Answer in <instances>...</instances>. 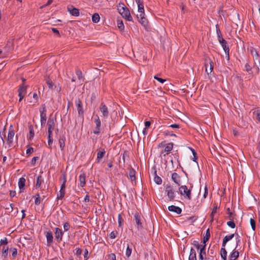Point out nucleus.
Segmentation results:
<instances>
[{
	"label": "nucleus",
	"mask_w": 260,
	"mask_h": 260,
	"mask_svg": "<svg viewBox=\"0 0 260 260\" xmlns=\"http://www.w3.org/2000/svg\"><path fill=\"white\" fill-rule=\"evenodd\" d=\"M252 67L250 66L248 62H247L244 66V70L249 73L250 75H253L252 71Z\"/></svg>",
	"instance_id": "nucleus-31"
},
{
	"label": "nucleus",
	"mask_w": 260,
	"mask_h": 260,
	"mask_svg": "<svg viewBox=\"0 0 260 260\" xmlns=\"http://www.w3.org/2000/svg\"><path fill=\"white\" fill-rule=\"evenodd\" d=\"M66 182V179L64 178V181H63L62 184L61 185V188H60V190H64L65 191Z\"/></svg>",
	"instance_id": "nucleus-60"
},
{
	"label": "nucleus",
	"mask_w": 260,
	"mask_h": 260,
	"mask_svg": "<svg viewBox=\"0 0 260 260\" xmlns=\"http://www.w3.org/2000/svg\"><path fill=\"white\" fill-rule=\"evenodd\" d=\"M116 233L117 232H115L114 231L112 232L110 235V238L112 239H115L116 237Z\"/></svg>",
	"instance_id": "nucleus-62"
},
{
	"label": "nucleus",
	"mask_w": 260,
	"mask_h": 260,
	"mask_svg": "<svg viewBox=\"0 0 260 260\" xmlns=\"http://www.w3.org/2000/svg\"><path fill=\"white\" fill-rule=\"evenodd\" d=\"M173 147V144L172 143H168L165 146V149L164 150V152H166L167 154H168L172 150Z\"/></svg>",
	"instance_id": "nucleus-24"
},
{
	"label": "nucleus",
	"mask_w": 260,
	"mask_h": 260,
	"mask_svg": "<svg viewBox=\"0 0 260 260\" xmlns=\"http://www.w3.org/2000/svg\"><path fill=\"white\" fill-rule=\"evenodd\" d=\"M179 193L181 196H184L185 198L188 200L191 199V189L188 188L186 185H181L179 188Z\"/></svg>",
	"instance_id": "nucleus-3"
},
{
	"label": "nucleus",
	"mask_w": 260,
	"mask_h": 260,
	"mask_svg": "<svg viewBox=\"0 0 260 260\" xmlns=\"http://www.w3.org/2000/svg\"><path fill=\"white\" fill-rule=\"evenodd\" d=\"M117 26L120 30H123L124 28L123 22L120 20H117Z\"/></svg>",
	"instance_id": "nucleus-50"
},
{
	"label": "nucleus",
	"mask_w": 260,
	"mask_h": 260,
	"mask_svg": "<svg viewBox=\"0 0 260 260\" xmlns=\"http://www.w3.org/2000/svg\"><path fill=\"white\" fill-rule=\"evenodd\" d=\"M235 235V234H231L230 235H227V236H225L224 238H223V241H222V247H225L226 243L228 241H229L230 240H231V239H232L234 237Z\"/></svg>",
	"instance_id": "nucleus-20"
},
{
	"label": "nucleus",
	"mask_w": 260,
	"mask_h": 260,
	"mask_svg": "<svg viewBox=\"0 0 260 260\" xmlns=\"http://www.w3.org/2000/svg\"><path fill=\"white\" fill-rule=\"evenodd\" d=\"M213 62L212 61H211L210 62V68L208 69L207 68H206V72L207 73V74H209L210 73H211L213 70Z\"/></svg>",
	"instance_id": "nucleus-45"
},
{
	"label": "nucleus",
	"mask_w": 260,
	"mask_h": 260,
	"mask_svg": "<svg viewBox=\"0 0 260 260\" xmlns=\"http://www.w3.org/2000/svg\"><path fill=\"white\" fill-rule=\"evenodd\" d=\"M193 245L194 246V247L197 248V249H199L200 248V247L201 246L199 244V243L197 242V241H194L193 242Z\"/></svg>",
	"instance_id": "nucleus-63"
},
{
	"label": "nucleus",
	"mask_w": 260,
	"mask_h": 260,
	"mask_svg": "<svg viewBox=\"0 0 260 260\" xmlns=\"http://www.w3.org/2000/svg\"><path fill=\"white\" fill-rule=\"evenodd\" d=\"M65 194V191L60 190L59 193L57 194V198L58 200H61L64 197Z\"/></svg>",
	"instance_id": "nucleus-39"
},
{
	"label": "nucleus",
	"mask_w": 260,
	"mask_h": 260,
	"mask_svg": "<svg viewBox=\"0 0 260 260\" xmlns=\"http://www.w3.org/2000/svg\"><path fill=\"white\" fill-rule=\"evenodd\" d=\"M94 122L95 124V129L93 131V133L96 135H98L100 133L101 121L100 117L98 115H96L94 118Z\"/></svg>",
	"instance_id": "nucleus-8"
},
{
	"label": "nucleus",
	"mask_w": 260,
	"mask_h": 260,
	"mask_svg": "<svg viewBox=\"0 0 260 260\" xmlns=\"http://www.w3.org/2000/svg\"><path fill=\"white\" fill-rule=\"evenodd\" d=\"M135 173L136 172L134 169L131 168L129 169L128 175L132 182H133L134 181H135L136 180Z\"/></svg>",
	"instance_id": "nucleus-23"
},
{
	"label": "nucleus",
	"mask_w": 260,
	"mask_h": 260,
	"mask_svg": "<svg viewBox=\"0 0 260 260\" xmlns=\"http://www.w3.org/2000/svg\"><path fill=\"white\" fill-rule=\"evenodd\" d=\"M106 153V151L104 149H103L101 151H98L97 153L96 160L98 162L101 161L102 158L104 156Z\"/></svg>",
	"instance_id": "nucleus-21"
},
{
	"label": "nucleus",
	"mask_w": 260,
	"mask_h": 260,
	"mask_svg": "<svg viewBox=\"0 0 260 260\" xmlns=\"http://www.w3.org/2000/svg\"><path fill=\"white\" fill-rule=\"evenodd\" d=\"M205 247H206V244H204V245L202 246V247L200 248V253H201V254H204V255L205 254V253H206Z\"/></svg>",
	"instance_id": "nucleus-55"
},
{
	"label": "nucleus",
	"mask_w": 260,
	"mask_h": 260,
	"mask_svg": "<svg viewBox=\"0 0 260 260\" xmlns=\"http://www.w3.org/2000/svg\"><path fill=\"white\" fill-rule=\"evenodd\" d=\"M168 210L170 211L175 212L177 214H180L182 212V209L180 207L174 205L169 206Z\"/></svg>",
	"instance_id": "nucleus-14"
},
{
	"label": "nucleus",
	"mask_w": 260,
	"mask_h": 260,
	"mask_svg": "<svg viewBox=\"0 0 260 260\" xmlns=\"http://www.w3.org/2000/svg\"><path fill=\"white\" fill-rule=\"evenodd\" d=\"M48 147L49 148H51V146H52V144L53 143V138L52 137H48Z\"/></svg>",
	"instance_id": "nucleus-52"
},
{
	"label": "nucleus",
	"mask_w": 260,
	"mask_h": 260,
	"mask_svg": "<svg viewBox=\"0 0 260 260\" xmlns=\"http://www.w3.org/2000/svg\"><path fill=\"white\" fill-rule=\"evenodd\" d=\"M132 249L131 248L129 247V245L127 244V247H126V252H125V255L127 256V257H129L132 254Z\"/></svg>",
	"instance_id": "nucleus-44"
},
{
	"label": "nucleus",
	"mask_w": 260,
	"mask_h": 260,
	"mask_svg": "<svg viewBox=\"0 0 260 260\" xmlns=\"http://www.w3.org/2000/svg\"><path fill=\"white\" fill-rule=\"evenodd\" d=\"M25 179L23 177H21L18 181V186L20 190L23 189L25 184Z\"/></svg>",
	"instance_id": "nucleus-26"
},
{
	"label": "nucleus",
	"mask_w": 260,
	"mask_h": 260,
	"mask_svg": "<svg viewBox=\"0 0 260 260\" xmlns=\"http://www.w3.org/2000/svg\"><path fill=\"white\" fill-rule=\"evenodd\" d=\"M253 113L256 120L260 122V111H255Z\"/></svg>",
	"instance_id": "nucleus-49"
},
{
	"label": "nucleus",
	"mask_w": 260,
	"mask_h": 260,
	"mask_svg": "<svg viewBox=\"0 0 260 260\" xmlns=\"http://www.w3.org/2000/svg\"><path fill=\"white\" fill-rule=\"evenodd\" d=\"M9 248L7 245H4L2 247V255L6 258L8 255Z\"/></svg>",
	"instance_id": "nucleus-33"
},
{
	"label": "nucleus",
	"mask_w": 260,
	"mask_h": 260,
	"mask_svg": "<svg viewBox=\"0 0 260 260\" xmlns=\"http://www.w3.org/2000/svg\"><path fill=\"white\" fill-rule=\"evenodd\" d=\"M35 204L37 205H39L40 204L41 201L43 200V198L40 197V193H37L35 196Z\"/></svg>",
	"instance_id": "nucleus-29"
},
{
	"label": "nucleus",
	"mask_w": 260,
	"mask_h": 260,
	"mask_svg": "<svg viewBox=\"0 0 260 260\" xmlns=\"http://www.w3.org/2000/svg\"><path fill=\"white\" fill-rule=\"evenodd\" d=\"M226 224L229 226L232 229L235 228L236 226L235 223L234 222L233 220H230V221L227 222Z\"/></svg>",
	"instance_id": "nucleus-51"
},
{
	"label": "nucleus",
	"mask_w": 260,
	"mask_h": 260,
	"mask_svg": "<svg viewBox=\"0 0 260 260\" xmlns=\"http://www.w3.org/2000/svg\"><path fill=\"white\" fill-rule=\"evenodd\" d=\"M40 122L41 126H44L46 124V109L44 106H42V107L40 109Z\"/></svg>",
	"instance_id": "nucleus-5"
},
{
	"label": "nucleus",
	"mask_w": 260,
	"mask_h": 260,
	"mask_svg": "<svg viewBox=\"0 0 260 260\" xmlns=\"http://www.w3.org/2000/svg\"><path fill=\"white\" fill-rule=\"evenodd\" d=\"M154 78L161 83H163L166 81V79L159 78L157 75L154 76Z\"/></svg>",
	"instance_id": "nucleus-54"
},
{
	"label": "nucleus",
	"mask_w": 260,
	"mask_h": 260,
	"mask_svg": "<svg viewBox=\"0 0 260 260\" xmlns=\"http://www.w3.org/2000/svg\"><path fill=\"white\" fill-rule=\"evenodd\" d=\"M154 175H155L154 178V181L157 184H160L162 182V180L160 177L157 176L156 170H155L154 172Z\"/></svg>",
	"instance_id": "nucleus-34"
},
{
	"label": "nucleus",
	"mask_w": 260,
	"mask_h": 260,
	"mask_svg": "<svg viewBox=\"0 0 260 260\" xmlns=\"http://www.w3.org/2000/svg\"><path fill=\"white\" fill-rule=\"evenodd\" d=\"M70 228L71 225L69 222H67L63 224V229L64 232L68 231Z\"/></svg>",
	"instance_id": "nucleus-48"
},
{
	"label": "nucleus",
	"mask_w": 260,
	"mask_h": 260,
	"mask_svg": "<svg viewBox=\"0 0 260 260\" xmlns=\"http://www.w3.org/2000/svg\"><path fill=\"white\" fill-rule=\"evenodd\" d=\"M76 73L77 76H78L79 80H80L82 78V72L80 70H77L76 71Z\"/></svg>",
	"instance_id": "nucleus-53"
},
{
	"label": "nucleus",
	"mask_w": 260,
	"mask_h": 260,
	"mask_svg": "<svg viewBox=\"0 0 260 260\" xmlns=\"http://www.w3.org/2000/svg\"><path fill=\"white\" fill-rule=\"evenodd\" d=\"M34 152V149L32 147H29L28 148H27V149L26 150V154H31L32 152Z\"/></svg>",
	"instance_id": "nucleus-61"
},
{
	"label": "nucleus",
	"mask_w": 260,
	"mask_h": 260,
	"mask_svg": "<svg viewBox=\"0 0 260 260\" xmlns=\"http://www.w3.org/2000/svg\"><path fill=\"white\" fill-rule=\"evenodd\" d=\"M118 10L119 13L124 19L129 21H132L133 18L131 15L129 11L127 8L124 6L123 4H122L121 5L119 4L118 8Z\"/></svg>",
	"instance_id": "nucleus-1"
},
{
	"label": "nucleus",
	"mask_w": 260,
	"mask_h": 260,
	"mask_svg": "<svg viewBox=\"0 0 260 260\" xmlns=\"http://www.w3.org/2000/svg\"><path fill=\"white\" fill-rule=\"evenodd\" d=\"M210 236V232H209V229H208L206 231L205 236L204 237L203 243L204 244H206V243L209 240Z\"/></svg>",
	"instance_id": "nucleus-38"
},
{
	"label": "nucleus",
	"mask_w": 260,
	"mask_h": 260,
	"mask_svg": "<svg viewBox=\"0 0 260 260\" xmlns=\"http://www.w3.org/2000/svg\"><path fill=\"white\" fill-rule=\"evenodd\" d=\"M250 52L253 56V60H254L255 58L260 57V56L258 55L257 51L255 49L251 48L250 50Z\"/></svg>",
	"instance_id": "nucleus-37"
},
{
	"label": "nucleus",
	"mask_w": 260,
	"mask_h": 260,
	"mask_svg": "<svg viewBox=\"0 0 260 260\" xmlns=\"http://www.w3.org/2000/svg\"><path fill=\"white\" fill-rule=\"evenodd\" d=\"M250 223L251 226V228L253 231L255 230L256 226H255V221L253 218H251L250 219Z\"/></svg>",
	"instance_id": "nucleus-43"
},
{
	"label": "nucleus",
	"mask_w": 260,
	"mask_h": 260,
	"mask_svg": "<svg viewBox=\"0 0 260 260\" xmlns=\"http://www.w3.org/2000/svg\"><path fill=\"white\" fill-rule=\"evenodd\" d=\"M122 221L123 220L121 215L120 214H119L118 216V221L119 226H121Z\"/></svg>",
	"instance_id": "nucleus-58"
},
{
	"label": "nucleus",
	"mask_w": 260,
	"mask_h": 260,
	"mask_svg": "<svg viewBox=\"0 0 260 260\" xmlns=\"http://www.w3.org/2000/svg\"><path fill=\"white\" fill-rule=\"evenodd\" d=\"M84 257L85 258V260H87L88 259V251L87 249H85L84 252Z\"/></svg>",
	"instance_id": "nucleus-57"
},
{
	"label": "nucleus",
	"mask_w": 260,
	"mask_h": 260,
	"mask_svg": "<svg viewBox=\"0 0 260 260\" xmlns=\"http://www.w3.org/2000/svg\"><path fill=\"white\" fill-rule=\"evenodd\" d=\"M48 129H54L55 123L53 119H49L47 122Z\"/></svg>",
	"instance_id": "nucleus-30"
},
{
	"label": "nucleus",
	"mask_w": 260,
	"mask_h": 260,
	"mask_svg": "<svg viewBox=\"0 0 260 260\" xmlns=\"http://www.w3.org/2000/svg\"><path fill=\"white\" fill-rule=\"evenodd\" d=\"M137 17L138 19L139 22L141 24L144 26L147 25V20L146 17H145L144 11H138Z\"/></svg>",
	"instance_id": "nucleus-6"
},
{
	"label": "nucleus",
	"mask_w": 260,
	"mask_h": 260,
	"mask_svg": "<svg viewBox=\"0 0 260 260\" xmlns=\"http://www.w3.org/2000/svg\"><path fill=\"white\" fill-rule=\"evenodd\" d=\"M81 253H82V250L80 248H78L76 249V253H75V254L77 256L81 255Z\"/></svg>",
	"instance_id": "nucleus-59"
},
{
	"label": "nucleus",
	"mask_w": 260,
	"mask_h": 260,
	"mask_svg": "<svg viewBox=\"0 0 260 260\" xmlns=\"http://www.w3.org/2000/svg\"><path fill=\"white\" fill-rule=\"evenodd\" d=\"M65 141H66V138L64 136H62L61 138H59V147L61 150H64L65 147Z\"/></svg>",
	"instance_id": "nucleus-27"
},
{
	"label": "nucleus",
	"mask_w": 260,
	"mask_h": 260,
	"mask_svg": "<svg viewBox=\"0 0 260 260\" xmlns=\"http://www.w3.org/2000/svg\"><path fill=\"white\" fill-rule=\"evenodd\" d=\"M100 16L98 13H94L92 16V21L94 23H98L100 21Z\"/></svg>",
	"instance_id": "nucleus-36"
},
{
	"label": "nucleus",
	"mask_w": 260,
	"mask_h": 260,
	"mask_svg": "<svg viewBox=\"0 0 260 260\" xmlns=\"http://www.w3.org/2000/svg\"><path fill=\"white\" fill-rule=\"evenodd\" d=\"M220 255L223 260H226L227 252L224 247H222L220 249Z\"/></svg>",
	"instance_id": "nucleus-32"
},
{
	"label": "nucleus",
	"mask_w": 260,
	"mask_h": 260,
	"mask_svg": "<svg viewBox=\"0 0 260 260\" xmlns=\"http://www.w3.org/2000/svg\"><path fill=\"white\" fill-rule=\"evenodd\" d=\"M46 237L47 239V242L48 244H50L53 242V237L51 231H49L46 234Z\"/></svg>",
	"instance_id": "nucleus-18"
},
{
	"label": "nucleus",
	"mask_w": 260,
	"mask_h": 260,
	"mask_svg": "<svg viewBox=\"0 0 260 260\" xmlns=\"http://www.w3.org/2000/svg\"><path fill=\"white\" fill-rule=\"evenodd\" d=\"M217 34H218V32H217ZM218 41H219L220 44L221 45L223 49L224 50V51L225 52V54H226L228 55V57L229 58L230 49H229L228 45H227V42L219 34H218Z\"/></svg>",
	"instance_id": "nucleus-4"
},
{
	"label": "nucleus",
	"mask_w": 260,
	"mask_h": 260,
	"mask_svg": "<svg viewBox=\"0 0 260 260\" xmlns=\"http://www.w3.org/2000/svg\"><path fill=\"white\" fill-rule=\"evenodd\" d=\"M135 218L136 220V223L137 224V228L138 230H141L143 229V225L142 222L141 221V218L140 215L137 214L135 215Z\"/></svg>",
	"instance_id": "nucleus-15"
},
{
	"label": "nucleus",
	"mask_w": 260,
	"mask_h": 260,
	"mask_svg": "<svg viewBox=\"0 0 260 260\" xmlns=\"http://www.w3.org/2000/svg\"><path fill=\"white\" fill-rule=\"evenodd\" d=\"M109 258L111 260H116V255L114 253H112L109 255Z\"/></svg>",
	"instance_id": "nucleus-64"
},
{
	"label": "nucleus",
	"mask_w": 260,
	"mask_h": 260,
	"mask_svg": "<svg viewBox=\"0 0 260 260\" xmlns=\"http://www.w3.org/2000/svg\"><path fill=\"white\" fill-rule=\"evenodd\" d=\"M253 61V69L255 74H258L260 73V57L255 58Z\"/></svg>",
	"instance_id": "nucleus-13"
},
{
	"label": "nucleus",
	"mask_w": 260,
	"mask_h": 260,
	"mask_svg": "<svg viewBox=\"0 0 260 260\" xmlns=\"http://www.w3.org/2000/svg\"><path fill=\"white\" fill-rule=\"evenodd\" d=\"M239 256L238 251H233L229 256V260H236Z\"/></svg>",
	"instance_id": "nucleus-25"
},
{
	"label": "nucleus",
	"mask_w": 260,
	"mask_h": 260,
	"mask_svg": "<svg viewBox=\"0 0 260 260\" xmlns=\"http://www.w3.org/2000/svg\"><path fill=\"white\" fill-rule=\"evenodd\" d=\"M217 206H215L214 207L213 210H212V211L210 214V216H211V221H213L214 220V214H215L216 213V211H217Z\"/></svg>",
	"instance_id": "nucleus-46"
},
{
	"label": "nucleus",
	"mask_w": 260,
	"mask_h": 260,
	"mask_svg": "<svg viewBox=\"0 0 260 260\" xmlns=\"http://www.w3.org/2000/svg\"><path fill=\"white\" fill-rule=\"evenodd\" d=\"M172 180L178 186L181 184L180 177L176 173H173L172 174Z\"/></svg>",
	"instance_id": "nucleus-16"
},
{
	"label": "nucleus",
	"mask_w": 260,
	"mask_h": 260,
	"mask_svg": "<svg viewBox=\"0 0 260 260\" xmlns=\"http://www.w3.org/2000/svg\"><path fill=\"white\" fill-rule=\"evenodd\" d=\"M227 214L229 215V218L230 220H233L234 219L235 215L233 213L230 211V208L227 209Z\"/></svg>",
	"instance_id": "nucleus-41"
},
{
	"label": "nucleus",
	"mask_w": 260,
	"mask_h": 260,
	"mask_svg": "<svg viewBox=\"0 0 260 260\" xmlns=\"http://www.w3.org/2000/svg\"><path fill=\"white\" fill-rule=\"evenodd\" d=\"M34 129H33V127L30 126L29 127V136H28V138L30 139V140H31L34 137Z\"/></svg>",
	"instance_id": "nucleus-40"
},
{
	"label": "nucleus",
	"mask_w": 260,
	"mask_h": 260,
	"mask_svg": "<svg viewBox=\"0 0 260 260\" xmlns=\"http://www.w3.org/2000/svg\"><path fill=\"white\" fill-rule=\"evenodd\" d=\"M100 110L102 114V116L106 118L109 116V112L107 106L103 103H101L100 106Z\"/></svg>",
	"instance_id": "nucleus-11"
},
{
	"label": "nucleus",
	"mask_w": 260,
	"mask_h": 260,
	"mask_svg": "<svg viewBox=\"0 0 260 260\" xmlns=\"http://www.w3.org/2000/svg\"><path fill=\"white\" fill-rule=\"evenodd\" d=\"M190 150H191V152L192 153V154L193 155V161H196V160L197 159V157L196 156L197 155V153H196L195 150L193 149H192L191 148H190Z\"/></svg>",
	"instance_id": "nucleus-56"
},
{
	"label": "nucleus",
	"mask_w": 260,
	"mask_h": 260,
	"mask_svg": "<svg viewBox=\"0 0 260 260\" xmlns=\"http://www.w3.org/2000/svg\"><path fill=\"white\" fill-rule=\"evenodd\" d=\"M188 260H197L196 252L193 248L190 249Z\"/></svg>",
	"instance_id": "nucleus-28"
},
{
	"label": "nucleus",
	"mask_w": 260,
	"mask_h": 260,
	"mask_svg": "<svg viewBox=\"0 0 260 260\" xmlns=\"http://www.w3.org/2000/svg\"><path fill=\"white\" fill-rule=\"evenodd\" d=\"M46 82L50 89H52L54 86V84L52 81L50 79H47L46 80Z\"/></svg>",
	"instance_id": "nucleus-42"
},
{
	"label": "nucleus",
	"mask_w": 260,
	"mask_h": 260,
	"mask_svg": "<svg viewBox=\"0 0 260 260\" xmlns=\"http://www.w3.org/2000/svg\"><path fill=\"white\" fill-rule=\"evenodd\" d=\"M11 251H12V255L13 257L15 258L16 257L17 255V249L16 248H10V250Z\"/></svg>",
	"instance_id": "nucleus-47"
},
{
	"label": "nucleus",
	"mask_w": 260,
	"mask_h": 260,
	"mask_svg": "<svg viewBox=\"0 0 260 260\" xmlns=\"http://www.w3.org/2000/svg\"><path fill=\"white\" fill-rule=\"evenodd\" d=\"M136 3L138 5V11H144V6L143 3L141 1V0H135Z\"/></svg>",
	"instance_id": "nucleus-35"
},
{
	"label": "nucleus",
	"mask_w": 260,
	"mask_h": 260,
	"mask_svg": "<svg viewBox=\"0 0 260 260\" xmlns=\"http://www.w3.org/2000/svg\"><path fill=\"white\" fill-rule=\"evenodd\" d=\"M54 234L55 239L57 242H60L62 241L63 232L60 229L58 228H55L54 229Z\"/></svg>",
	"instance_id": "nucleus-10"
},
{
	"label": "nucleus",
	"mask_w": 260,
	"mask_h": 260,
	"mask_svg": "<svg viewBox=\"0 0 260 260\" xmlns=\"http://www.w3.org/2000/svg\"><path fill=\"white\" fill-rule=\"evenodd\" d=\"M165 192L167 196V200L171 201L174 200L176 197L175 189L170 184H167L165 186Z\"/></svg>",
	"instance_id": "nucleus-2"
},
{
	"label": "nucleus",
	"mask_w": 260,
	"mask_h": 260,
	"mask_svg": "<svg viewBox=\"0 0 260 260\" xmlns=\"http://www.w3.org/2000/svg\"><path fill=\"white\" fill-rule=\"evenodd\" d=\"M44 183V178L41 175H40L38 176L36 178V180L34 185V187L36 189H41Z\"/></svg>",
	"instance_id": "nucleus-7"
},
{
	"label": "nucleus",
	"mask_w": 260,
	"mask_h": 260,
	"mask_svg": "<svg viewBox=\"0 0 260 260\" xmlns=\"http://www.w3.org/2000/svg\"><path fill=\"white\" fill-rule=\"evenodd\" d=\"M68 10L70 12V14L73 16H78L79 15V11L77 8H73L71 9L70 7H68Z\"/></svg>",
	"instance_id": "nucleus-22"
},
{
	"label": "nucleus",
	"mask_w": 260,
	"mask_h": 260,
	"mask_svg": "<svg viewBox=\"0 0 260 260\" xmlns=\"http://www.w3.org/2000/svg\"><path fill=\"white\" fill-rule=\"evenodd\" d=\"M75 104L77 108L78 114L79 115H82L83 114V111L81 100L79 99L76 100L75 101Z\"/></svg>",
	"instance_id": "nucleus-17"
},
{
	"label": "nucleus",
	"mask_w": 260,
	"mask_h": 260,
	"mask_svg": "<svg viewBox=\"0 0 260 260\" xmlns=\"http://www.w3.org/2000/svg\"><path fill=\"white\" fill-rule=\"evenodd\" d=\"M26 88L27 86H25L24 84H22L20 86L19 90H18V95L20 97L19 102H21L25 95L26 93Z\"/></svg>",
	"instance_id": "nucleus-12"
},
{
	"label": "nucleus",
	"mask_w": 260,
	"mask_h": 260,
	"mask_svg": "<svg viewBox=\"0 0 260 260\" xmlns=\"http://www.w3.org/2000/svg\"><path fill=\"white\" fill-rule=\"evenodd\" d=\"M15 135L14 131L12 125L10 126L9 129V132L7 136V143L9 146H11L13 143V140Z\"/></svg>",
	"instance_id": "nucleus-9"
},
{
	"label": "nucleus",
	"mask_w": 260,
	"mask_h": 260,
	"mask_svg": "<svg viewBox=\"0 0 260 260\" xmlns=\"http://www.w3.org/2000/svg\"><path fill=\"white\" fill-rule=\"evenodd\" d=\"M79 181L80 185L81 187H84L86 183V175L84 173H82L79 175Z\"/></svg>",
	"instance_id": "nucleus-19"
}]
</instances>
